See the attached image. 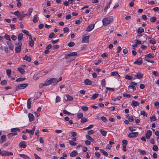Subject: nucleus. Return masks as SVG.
<instances>
[{"instance_id":"nucleus-1","label":"nucleus","mask_w":159,"mask_h":159,"mask_svg":"<svg viewBox=\"0 0 159 159\" xmlns=\"http://www.w3.org/2000/svg\"><path fill=\"white\" fill-rule=\"evenodd\" d=\"M77 56V53L76 52H72L66 55L65 58L66 59L68 60V61L70 62L75 59V57H74L75 56Z\"/></svg>"},{"instance_id":"nucleus-2","label":"nucleus","mask_w":159,"mask_h":159,"mask_svg":"<svg viewBox=\"0 0 159 159\" xmlns=\"http://www.w3.org/2000/svg\"><path fill=\"white\" fill-rule=\"evenodd\" d=\"M113 20V16H110L106 17L103 19L102 22L103 25L104 26H106L107 25L110 24Z\"/></svg>"},{"instance_id":"nucleus-3","label":"nucleus","mask_w":159,"mask_h":159,"mask_svg":"<svg viewBox=\"0 0 159 159\" xmlns=\"http://www.w3.org/2000/svg\"><path fill=\"white\" fill-rule=\"evenodd\" d=\"M15 45L16 46V47L15 48L16 52V53H20L21 49V46L22 45V43L19 42L18 43H16Z\"/></svg>"},{"instance_id":"nucleus-4","label":"nucleus","mask_w":159,"mask_h":159,"mask_svg":"<svg viewBox=\"0 0 159 159\" xmlns=\"http://www.w3.org/2000/svg\"><path fill=\"white\" fill-rule=\"evenodd\" d=\"M28 85V84H22L18 85L16 86L15 91H18L20 89H24L26 88Z\"/></svg>"},{"instance_id":"nucleus-5","label":"nucleus","mask_w":159,"mask_h":159,"mask_svg":"<svg viewBox=\"0 0 159 159\" xmlns=\"http://www.w3.org/2000/svg\"><path fill=\"white\" fill-rule=\"evenodd\" d=\"M139 134L137 132L130 133L128 134V137L131 138H134L137 137Z\"/></svg>"},{"instance_id":"nucleus-6","label":"nucleus","mask_w":159,"mask_h":159,"mask_svg":"<svg viewBox=\"0 0 159 159\" xmlns=\"http://www.w3.org/2000/svg\"><path fill=\"white\" fill-rule=\"evenodd\" d=\"M13 153L11 152H7L6 151H2V156H9L10 155H13Z\"/></svg>"},{"instance_id":"nucleus-7","label":"nucleus","mask_w":159,"mask_h":159,"mask_svg":"<svg viewBox=\"0 0 159 159\" xmlns=\"http://www.w3.org/2000/svg\"><path fill=\"white\" fill-rule=\"evenodd\" d=\"M89 35H84L82 37V41L83 43H88L89 42Z\"/></svg>"},{"instance_id":"nucleus-8","label":"nucleus","mask_w":159,"mask_h":159,"mask_svg":"<svg viewBox=\"0 0 159 159\" xmlns=\"http://www.w3.org/2000/svg\"><path fill=\"white\" fill-rule=\"evenodd\" d=\"M94 24L89 25L87 28L86 31L88 32L90 31L94 28Z\"/></svg>"},{"instance_id":"nucleus-9","label":"nucleus","mask_w":159,"mask_h":159,"mask_svg":"<svg viewBox=\"0 0 159 159\" xmlns=\"http://www.w3.org/2000/svg\"><path fill=\"white\" fill-rule=\"evenodd\" d=\"M152 134V132L151 130H148L145 134V136L146 138L148 139H149Z\"/></svg>"},{"instance_id":"nucleus-10","label":"nucleus","mask_w":159,"mask_h":159,"mask_svg":"<svg viewBox=\"0 0 159 159\" xmlns=\"http://www.w3.org/2000/svg\"><path fill=\"white\" fill-rule=\"evenodd\" d=\"M19 147L20 148H25L26 147V142L25 141H22L20 142L19 144Z\"/></svg>"},{"instance_id":"nucleus-11","label":"nucleus","mask_w":159,"mask_h":159,"mask_svg":"<svg viewBox=\"0 0 159 159\" xmlns=\"http://www.w3.org/2000/svg\"><path fill=\"white\" fill-rule=\"evenodd\" d=\"M139 102L137 101H133L132 102L131 105L133 107H136L137 106H139Z\"/></svg>"},{"instance_id":"nucleus-12","label":"nucleus","mask_w":159,"mask_h":159,"mask_svg":"<svg viewBox=\"0 0 159 159\" xmlns=\"http://www.w3.org/2000/svg\"><path fill=\"white\" fill-rule=\"evenodd\" d=\"M142 60L141 58H139L136 61H135L134 63L135 64H137L138 65H140L142 63Z\"/></svg>"},{"instance_id":"nucleus-13","label":"nucleus","mask_w":159,"mask_h":159,"mask_svg":"<svg viewBox=\"0 0 159 159\" xmlns=\"http://www.w3.org/2000/svg\"><path fill=\"white\" fill-rule=\"evenodd\" d=\"M84 83L85 85H91L92 84V82L89 79H87L84 80Z\"/></svg>"},{"instance_id":"nucleus-14","label":"nucleus","mask_w":159,"mask_h":159,"mask_svg":"<svg viewBox=\"0 0 159 159\" xmlns=\"http://www.w3.org/2000/svg\"><path fill=\"white\" fill-rule=\"evenodd\" d=\"M22 14L18 16V18L20 20H22L23 18L25 17V16H27L28 14H24V12L23 11L21 12Z\"/></svg>"},{"instance_id":"nucleus-15","label":"nucleus","mask_w":159,"mask_h":159,"mask_svg":"<svg viewBox=\"0 0 159 159\" xmlns=\"http://www.w3.org/2000/svg\"><path fill=\"white\" fill-rule=\"evenodd\" d=\"M78 154L77 151H73L70 154V156L71 157H74L77 155Z\"/></svg>"},{"instance_id":"nucleus-16","label":"nucleus","mask_w":159,"mask_h":159,"mask_svg":"<svg viewBox=\"0 0 159 159\" xmlns=\"http://www.w3.org/2000/svg\"><path fill=\"white\" fill-rule=\"evenodd\" d=\"M51 83H53L54 85H56L58 82V80L56 78H52L50 79Z\"/></svg>"},{"instance_id":"nucleus-17","label":"nucleus","mask_w":159,"mask_h":159,"mask_svg":"<svg viewBox=\"0 0 159 159\" xmlns=\"http://www.w3.org/2000/svg\"><path fill=\"white\" fill-rule=\"evenodd\" d=\"M7 43L8 45L9 49L11 50H13V46L12 43L10 41L7 42Z\"/></svg>"},{"instance_id":"nucleus-18","label":"nucleus","mask_w":159,"mask_h":159,"mask_svg":"<svg viewBox=\"0 0 159 159\" xmlns=\"http://www.w3.org/2000/svg\"><path fill=\"white\" fill-rule=\"evenodd\" d=\"M1 141H0V143H2L6 141V136L5 135H2L1 138Z\"/></svg>"},{"instance_id":"nucleus-19","label":"nucleus","mask_w":159,"mask_h":159,"mask_svg":"<svg viewBox=\"0 0 159 159\" xmlns=\"http://www.w3.org/2000/svg\"><path fill=\"white\" fill-rule=\"evenodd\" d=\"M114 143L113 142L109 141V144H108L106 146V148L108 149H110L111 148V145Z\"/></svg>"},{"instance_id":"nucleus-20","label":"nucleus","mask_w":159,"mask_h":159,"mask_svg":"<svg viewBox=\"0 0 159 159\" xmlns=\"http://www.w3.org/2000/svg\"><path fill=\"white\" fill-rule=\"evenodd\" d=\"M29 118L30 121H32L34 120V116L31 113H29Z\"/></svg>"},{"instance_id":"nucleus-21","label":"nucleus","mask_w":159,"mask_h":159,"mask_svg":"<svg viewBox=\"0 0 159 159\" xmlns=\"http://www.w3.org/2000/svg\"><path fill=\"white\" fill-rule=\"evenodd\" d=\"M145 57H147V58H153L154 57V55L153 54L150 53L147 55H145Z\"/></svg>"},{"instance_id":"nucleus-22","label":"nucleus","mask_w":159,"mask_h":159,"mask_svg":"<svg viewBox=\"0 0 159 159\" xmlns=\"http://www.w3.org/2000/svg\"><path fill=\"white\" fill-rule=\"evenodd\" d=\"M143 76V75L141 73H137L136 75V77L138 79H140L142 78Z\"/></svg>"},{"instance_id":"nucleus-23","label":"nucleus","mask_w":159,"mask_h":159,"mask_svg":"<svg viewBox=\"0 0 159 159\" xmlns=\"http://www.w3.org/2000/svg\"><path fill=\"white\" fill-rule=\"evenodd\" d=\"M24 59L28 62H30L31 61V58L30 57L28 56L27 55H26L24 57Z\"/></svg>"},{"instance_id":"nucleus-24","label":"nucleus","mask_w":159,"mask_h":159,"mask_svg":"<svg viewBox=\"0 0 159 159\" xmlns=\"http://www.w3.org/2000/svg\"><path fill=\"white\" fill-rule=\"evenodd\" d=\"M20 156L24 159H30V158L24 154H20Z\"/></svg>"},{"instance_id":"nucleus-25","label":"nucleus","mask_w":159,"mask_h":159,"mask_svg":"<svg viewBox=\"0 0 159 159\" xmlns=\"http://www.w3.org/2000/svg\"><path fill=\"white\" fill-rule=\"evenodd\" d=\"M31 98H29L27 101V107L28 108V109H29L31 107V102L30 101Z\"/></svg>"},{"instance_id":"nucleus-26","label":"nucleus","mask_w":159,"mask_h":159,"mask_svg":"<svg viewBox=\"0 0 159 159\" xmlns=\"http://www.w3.org/2000/svg\"><path fill=\"white\" fill-rule=\"evenodd\" d=\"M6 72L7 75L9 77H10L11 76V70L10 69H8L7 70Z\"/></svg>"},{"instance_id":"nucleus-27","label":"nucleus","mask_w":159,"mask_h":159,"mask_svg":"<svg viewBox=\"0 0 159 159\" xmlns=\"http://www.w3.org/2000/svg\"><path fill=\"white\" fill-rule=\"evenodd\" d=\"M144 31L142 27H139L137 31V33L138 34L141 33Z\"/></svg>"},{"instance_id":"nucleus-28","label":"nucleus","mask_w":159,"mask_h":159,"mask_svg":"<svg viewBox=\"0 0 159 159\" xmlns=\"http://www.w3.org/2000/svg\"><path fill=\"white\" fill-rule=\"evenodd\" d=\"M38 15H35L34 16V19L33 20V21L34 23H36L38 21Z\"/></svg>"},{"instance_id":"nucleus-29","label":"nucleus","mask_w":159,"mask_h":159,"mask_svg":"<svg viewBox=\"0 0 159 159\" xmlns=\"http://www.w3.org/2000/svg\"><path fill=\"white\" fill-rule=\"evenodd\" d=\"M66 96L67 98V100H65L66 101H71L73 100V97H72L69 95H66Z\"/></svg>"},{"instance_id":"nucleus-30","label":"nucleus","mask_w":159,"mask_h":159,"mask_svg":"<svg viewBox=\"0 0 159 159\" xmlns=\"http://www.w3.org/2000/svg\"><path fill=\"white\" fill-rule=\"evenodd\" d=\"M100 132H101V134L104 136H106L107 134V132L104 131L102 129H100Z\"/></svg>"},{"instance_id":"nucleus-31","label":"nucleus","mask_w":159,"mask_h":159,"mask_svg":"<svg viewBox=\"0 0 159 159\" xmlns=\"http://www.w3.org/2000/svg\"><path fill=\"white\" fill-rule=\"evenodd\" d=\"M111 75L112 76L118 75L119 78L120 77V76L118 74V73L116 71H114L111 73Z\"/></svg>"},{"instance_id":"nucleus-32","label":"nucleus","mask_w":159,"mask_h":159,"mask_svg":"<svg viewBox=\"0 0 159 159\" xmlns=\"http://www.w3.org/2000/svg\"><path fill=\"white\" fill-rule=\"evenodd\" d=\"M23 37V34L22 33L19 34L18 35V38L19 40H22Z\"/></svg>"},{"instance_id":"nucleus-33","label":"nucleus","mask_w":159,"mask_h":159,"mask_svg":"<svg viewBox=\"0 0 159 159\" xmlns=\"http://www.w3.org/2000/svg\"><path fill=\"white\" fill-rule=\"evenodd\" d=\"M18 70L19 72L23 74L25 72L24 69L22 68H18Z\"/></svg>"},{"instance_id":"nucleus-34","label":"nucleus","mask_w":159,"mask_h":159,"mask_svg":"<svg viewBox=\"0 0 159 159\" xmlns=\"http://www.w3.org/2000/svg\"><path fill=\"white\" fill-rule=\"evenodd\" d=\"M69 143L72 146H75L77 144V143L74 142V141H73L72 140H70L68 141Z\"/></svg>"},{"instance_id":"nucleus-35","label":"nucleus","mask_w":159,"mask_h":159,"mask_svg":"<svg viewBox=\"0 0 159 159\" xmlns=\"http://www.w3.org/2000/svg\"><path fill=\"white\" fill-rule=\"evenodd\" d=\"M121 98V96H119L117 97L116 98H115V97H113L112 98V99L114 101H115L117 99L118 100H120V99Z\"/></svg>"},{"instance_id":"nucleus-36","label":"nucleus","mask_w":159,"mask_h":159,"mask_svg":"<svg viewBox=\"0 0 159 159\" xmlns=\"http://www.w3.org/2000/svg\"><path fill=\"white\" fill-rule=\"evenodd\" d=\"M17 131H20V129L17 128H14L12 129L11 131L13 133H15Z\"/></svg>"},{"instance_id":"nucleus-37","label":"nucleus","mask_w":159,"mask_h":159,"mask_svg":"<svg viewBox=\"0 0 159 159\" xmlns=\"http://www.w3.org/2000/svg\"><path fill=\"white\" fill-rule=\"evenodd\" d=\"M98 94L97 93L94 94L91 97V99L92 100H94L96 99L98 96Z\"/></svg>"},{"instance_id":"nucleus-38","label":"nucleus","mask_w":159,"mask_h":159,"mask_svg":"<svg viewBox=\"0 0 159 159\" xmlns=\"http://www.w3.org/2000/svg\"><path fill=\"white\" fill-rule=\"evenodd\" d=\"M100 152L102 153L104 155L106 156L108 155V153H107V152L105 151L104 150L100 149Z\"/></svg>"},{"instance_id":"nucleus-39","label":"nucleus","mask_w":159,"mask_h":159,"mask_svg":"<svg viewBox=\"0 0 159 159\" xmlns=\"http://www.w3.org/2000/svg\"><path fill=\"white\" fill-rule=\"evenodd\" d=\"M157 20V18L155 16L152 17L150 18V20L151 22H154Z\"/></svg>"},{"instance_id":"nucleus-40","label":"nucleus","mask_w":159,"mask_h":159,"mask_svg":"<svg viewBox=\"0 0 159 159\" xmlns=\"http://www.w3.org/2000/svg\"><path fill=\"white\" fill-rule=\"evenodd\" d=\"M88 121V120L85 117H83L81 120V122L82 123H84Z\"/></svg>"},{"instance_id":"nucleus-41","label":"nucleus","mask_w":159,"mask_h":159,"mask_svg":"<svg viewBox=\"0 0 159 159\" xmlns=\"http://www.w3.org/2000/svg\"><path fill=\"white\" fill-rule=\"evenodd\" d=\"M157 118L155 116H153L152 117H150V120L151 121H154L156 120Z\"/></svg>"},{"instance_id":"nucleus-42","label":"nucleus","mask_w":159,"mask_h":159,"mask_svg":"<svg viewBox=\"0 0 159 159\" xmlns=\"http://www.w3.org/2000/svg\"><path fill=\"white\" fill-rule=\"evenodd\" d=\"M44 83L45 85H48L52 83L50 79L49 80H46Z\"/></svg>"},{"instance_id":"nucleus-43","label":"nucleus","mask_w":159,"mask_h":159,"mask_svg":"<svg viewBox=\"0 0 159 159\" xmlns=\"http://www.w3.org/2000/svg\"><path fill=\"white\" fill-rule=\"evenodd\" d=\"M25 78L23 77V78H19L18 79H17L16 80V81L17 82L18 81H23L24 80H25Z\"/></svg>"},{"instance_id":"nucleus-44","label":"nucleus","mask_w":159,"mask_h":159,"mask_svg":"<svg viewBox=\"0 0 159 159\" xmlns=\"http://www.w3.org/2000/svg\"><path fill=\"white\" fill-rule=\"evenodd\" d=\"M133 77L128 75H126L125 76V79L128 80H131L132 79Z\"/></svg>"},{"instance_id":"nucleus-45","label":"nucleus","mask_w":159,"mask_h":159,"mask_svg":"<svg viewBox=\"0 0 159 159\" xmlns=\"http://www.w3.org/2000/svg\"><path fill=\"white\" fill-rule=\"evenodd\" d=\"M33 9L32 8H30L29 9V13L27 15H28L29 16L31 15V14L33 11Z\"/></svg>"},{"instance_id":"nucleus-46","label":"nucleus","mask_w":159,"mask_h":159,"mask_svg":"<svg viewBox=\"0 0 159 159\" xmlns=\"http://www.w3.org/2000/svg\"><path fill=\"white\" fill-rule=\"evenodd\" d=\"M149 43L152 44H154L156 43V41L154 39H150L149 41Z\"/></svg>"},{"instance_id":"nucleus-47","label":"nucleus","mask_w":159,"mask_h":159,"mask_svg":"<svg viewBox=\"0 0 159 159\" xmlns=\"http://www.w3.org/2000/svg\"><path fill=\"white\" fill-rule=\"evenodd\" d=\"M4 37L5 39H6L7 40H8L9 41H10L11 40L10 36L7 34H6L4 35Z\"/></svg>"},{"instance_id":"nucleus-48","label":"nucleus","mask_w":159,"mask_h":159,"mask_svg":"<svg viewBox=\"0 0 159 159\" xmlns=\"http://www.w3.org/2000/svg\"><path fill=\"white\" fill-rule=\"evenodd\" d=\"M29 44L30 46L31 47H33V46L34 44V42L33 40H29Z\"/></svg>"},{"instance_id":"nucleus-49","label":"nucleus","mask_w":159,"mask_h":159,"mask_svg":"<svg viewBox=\"0 0 159 159\" xmlns=\"http://www.w3.org/2000/svg\"><path fill=\"white\" fill-rule=\"evenodd\" d=\"M75 43L73 42H71L68 44V46L70 47H72L73 46Z\"/></svg>"},{"instance_id":"nucleus-50","label":"nucleus","mask_w":159,"mask_h":159,"mask_svg":"<svg viewBox=\"0 0 159 159\" xmlns=\"http://www.w3.org/2000/svg\"><path fill=\"white\" fill-rule=\"evenodd\" d=\"M81 108L83 111H86L88 110V107L86 106L81 107Z\"/></svg>"},{"instance_id":"nucleus-51","label":"nucleus","mask_w":159,"mask_h":159,"mask_svg":"<svg viewBox=\"0 0 159 159\" xmlns=\"http://www.w3.org/2000/svg\"><path fill=\"white\" fill-rule=\"evenodd\" d=\"M129 129L130 131L132 132L135 131L136 129L135 127H129Z\"/></svg>"},{"instance_id":"nucleus-52","label":"nucleus","mask_w":159,"mask_h":159,"mask_svg":"<svg viewBox=\"0 0 159 159\" xmlns=\"http://www.w3.org/2000/svg\"><path fill=\"white\" fill-rule=\"evenodd\" d=\"M158 148L156 145H154L152 147V150L154 151H157Z\"/></svg>"},{"instance_id":"nucleus-53","label":"nucleus","mask_w":159,"mask_h":159,"mask_svg":"<svg viewBox=\"0 0 159 159\" xmlns=\"http://www.w3.org/2000/svg\"><path fill=\"white\" fill-rule=\"evenodd\" d=\"M16 134H17L16 133H10L8 134L7 136L9 137L10 138L14 135H16Z\"/></svg>"},{"instance_id":"nucleus-54","label":"nucleus","mask_w":159,"mask_h":159,"mask_svg":"<svg viewBox=\"0 0 159 159\" xmlns=\"http://www.w3.org/2000/svg\"><path fill=\"white\" fill-rule=\"evenodd\" d=\"M61 101L60 98L58 96H57L56 98V102H59Z\"/></svg>"},{"instance_id":"nucleus-55","label":"nucleus","mask_w":159,"mask_h":159,"mask_svg":"<svg viewBox=\"0 0 159 159\" xmlns=\"http://www.w3.org/2000/svg\"><path fill=\"white\" fill-rule=\"evenodd\" d=\"M101 118L102 120L104 122H106L108 121L107 119L105 117L102 116Z\"/></svg>"},{"instance_id":"nucleus-56","label":"nucleus","mask_w":159,"mask_h":159,"mask_svg":"<svg viewBox=\"0 0 159 159\" xmlns=\"http://www.w3.org/2000/svg\"><path fill=\"white\" fill-rule=\"evenodd\" d=\"M154 105L156 108H158L159 107V102H155L154 103Z\"/></svg>"},{"instance_id":"nucleus-57","label":"nucleus","mask_w":159,"mask_h":159,"mask_svg":"<svg viewBox=\"0 0 159 159\" xmlns=\"http://www.w3.org/2000/svg\"><path fill=\"white\" fill-rule=\"evenodd\" d=\"M55 35V34L53 32H51L49 36V38L50 39L52 38Z\"/></svg>"},{"instance_id":"nucleus-58","label":"nucleus","mask_w":159,"mask_h":159,"mask_svg":"<svg viewBox=\"0 0 159 159\" xmlns=\"http://www.w3.org/2000/svg\"><path fill=\"white\" fill-rule=\"evenodd\" d=\"M69 28L68 27H66L63 29V31L64 33H66L69 31Z\"/></svg>"},{"instance_id":"nucleus-59","label":"nucleus","mask_w":159,"mask_h":159,"mask_svg":"<svg viewBox=\"0 0 159 159\" xmlns=\"http://www.w3.org/2000/svg\"><path fill=\"white\" fill-rule=\"evenodd\" d=\"M83 116V114L82 113H80L78 114L77 115V117L78 118H81Z\"/></svg>"},{"instance_id":"nucleus-60","label":"nucleus","mask_w":159,"mask_h":159,"mask_svg":"<svg viewBox=\"0 0 159 159\" xmlns=\"http://www.w3.org/2000/svg\"><path fill=\"white\" fill-rule=\"evenodd\" d=\"M102 86L105 87L106 85V81L105 79L102 80Z\"/></svg>"},{"instance_id":"nucleus-61","label":"nucleus","mask_w":159,"mask_h":159,"mask_svg":"<svg viewBox=\"0 0 159 159\" xmlns=\"http://www.w3.org/2000/svg\"><path fill=\"white\" fill-rule=\"evenodd\" d=\"M128 88H132L133 90L134 91L136 89V88L135 87V86L133 85H129L128 86Z\"/></svg>"},{"instance_id":"nucleus-62","label":"nucleus","mask_w":159,"mask_h":159,"mask_svg":"<svg viewBox=\"0 0 159 159\" xmlns=\"http://www.w3.org/2000/svg\"><path fill=\"white\" fill-rule=\"evenodd\" d=\"M123 96L124 97H126L128 98H129L131 97V95L129 94H127L126 93H124L123 94Z\"/></svg>"},{"instance_id":"nucleus-63","label":"nucleus","mask_w":159,"mask_h":159,"mask_svg":"<svg viewBox=\"0 0 159 159\" xmlns=\"http://www.w3.org/2000/svg\"><path fill=\"white\" fill-rule=\"evenodd\" d=\"M26 132L30 133V134L32 135H33L34 133L31 130H29L28 129H26Z\"/></svg>"},{"instance_id":"nucleus-64","label":"nucleus","mask_w":159,"mask_h":159,"mask_svg":"<svg viewBox=\"0 0 159 159\" xmlns=\"http://www.w3.org/2000/svg\"><path fill=\"white\" fill-rule=\"evenodd\" d=\"M7 83V81L6 80H3L1 82V84L2 85L6 84Z\"/></svg>"}]
</instances>
